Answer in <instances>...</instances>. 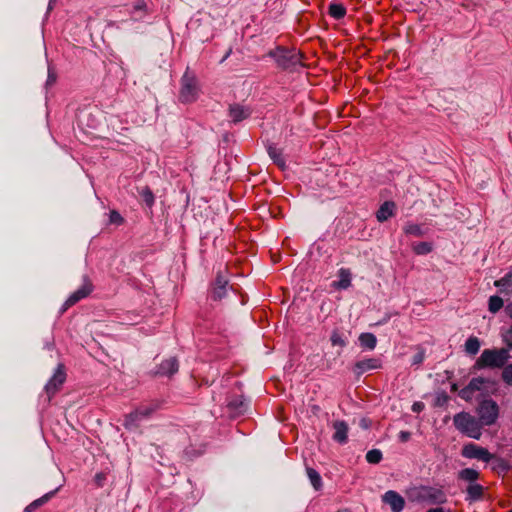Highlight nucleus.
<instances>
[{"label":"nucleus","mask_w":512,"mask_h":512,"mask_svg":"<svg viewBox=\"0 0 512 512\" xmlns=\"http://www.w3.org/2000/svg\"><path fill=\"white\" fill-rule=\"evenodd\" d=\"M66 380V373L64 365L59 364L55 373L48 381L45 386L46 393L48 394V399L50 400L52 396H54L61 386L64 384Z\"/></svg>","instance_id":"6e6552de"},{"label":"nucleus","mask_w":512,"mask_h":512,"mask_svg":"<svg viewBox=\"0 0 512 512\" xmlns=\"http://www.w3.org/2000/svg\"><path fill=\"white\" fill-rule=\"evenodd\" d=\"M335 430L333 439L340 444H344L348 440V426L344 421H335L333 423Z\"/></svg>","instance_id":"4468645a"},{"label":"nucleus","mask_w":512,"mask_h":512,"mask_svg":"<svg viewBox=\"0 0 512 512\" xmlns=\"http://www.w3.org/2000/svg\"><path fill=\"white\" fill-rule=\"evenodd\" d=\"M267 150L274 164H276L281 171L285 172L286 160L283 154V149L278 148L275 144H269Z\"/></svg>","instance_id":"9b49d317"},{"label":"nucleus","mask_w":512,"mask_h":512,"mask_svg":"<svg viewBox=\"0 0 512 512\" xmlns=\"http://www.w3.org/2000/svg\"><path fill=\"white\" fill-rule=\"evenodd\" d=\"M404 232L407 235H413V236H417V237H421L424 234V232L422 231L420 225L414 224V223H408L404 227Z\"/></svg>","instance_id":"473e14b6"},{"label":"nucleus","mask_w":512,"mask_h":512,"mask_svg":"<svg viewBox=\"0 0 512 512\" xmlns=\"http://www.w3.org/2000/svg\"><path fill=\"white\" fill-rule=\"evenodd\" d=\"M477 414L481 427L491 426L496 423L499 417V407L492 399L484 400L479 404Z\"/></svg>","instance_id":"39448f33"},{"label":"nucleus","mask_w":512,"mask_h":512,"mask_svg":"<svg viewBox=\"0 0 512 512\" xmlns=\"http://www.w3.org/2000/svg\"><path fill=\"white\" fill-rule=\"evenodd\" d=\"M453 423L456 429L462 434L473 438L480 439L482 435V427L478 419L468 412H460L454 415Z\"/></svg>","instance_id":"f03ea898"},{"label":"nucleus","mask_w":512,"mask_h":512,"mask_svg":"<svg viewBox=\"0 0 512 512\" xmlns=\"http://www.w3.org/2000/svg\"><path fill=\"white\" fill-rule=\"evenodd\" d=\"M503 341L507 345L509 349L512 350V325L510 328L503 334Z\"/></svg>","instance_id":"4c0bfd02"},{"label":"nucleus","mask_w":512,"mask_h":512,"mask_svg":"<svg viewBox=\"0 0 512 512\" xmlns=\"http://www.w3.org/2000/svg\"><path fill=\"white\" fill-rule=\"evenodd\" d=\"M424 403L422 402H414L413 405H412V411L413 412H416V413H420L421 411H423L424 409Z\"/></svg>","instance_id":"a19ab883"},{"label":"nucleus","mask_w":512,"mask_h":512,"mask_svg":"<svg viewBox=\"0 0 512 512\" xmlns=\"http://www.w3.org/2000/svg\"><path fill=\"white\" fill-rule=\"evenodd\" d=\"M504 302L501 297L493 295L488 300V309L491 313L495 314L502 309Z\"/></svg>","instance_id":"c85d7f7f"},{"label":"nucleus","mask_w":512,"mask_h":512,"mask_svg":"<svg viewBox=\"0 0 512 512\" xmlns=\"http://www.w3.org/2000/svg\"><path fill=\"white\" fill-rule=\"evenodd\" d=\"M109 221L112 224L121 225L124 223V218L116 210H112L109 213Z\"/></svg>","instance_id":"f704fd0d"},{"label":"nucleus","mask_w":512,"mask_h":512,"mask_svg":"<svg viewBox=\"0 0 512 512\" xmlns=\"http://www.w3.org/2000/svg\"><path fill=\"white\" fill-rule=\"evenodd\" d=\"M198 82L193 74L185 72L181 79L179 100L182 103H192L198 97Z\"/></svg>","instance_id":"20e7f679"},{"label":"nucleus","mask_w":512,"mask_h":512,"mask_svg":"<svg viewBox=\"0 0 512 512\" xmlns=\"http://www.w3.org/2000/svg\"><path fill=\"white\" fill-rule=\"evenodd\" d=\"M133 12L134 13H137V12H143L144 14H146L147 12V4L145 1L143 0H140L138 2H136L133 6Z\"/></svg>","instance_id":"e433bc0d"},{"label":"nucleus","mask_w":512,"mask_h":512,"mask_svg":"<svg viewBox=\"0 0 512 512\" xmlns=\"http://www.w3.org/2000/svg\"><path fill=\"white\" fill-rule=\"evenodd\" d=\"M162 402L158 400H154L146 405H141L136 408L137 413L140 415L141 419L150 417L153 413H155L158 409L161 408Z\"/></svg>","instance_id":"aec40b11"},{"label":"nucleus","mask_w":512,"mask_h":512,"mask_svg":"<svg viewBox=\"0 0 512 512\" xmlns=\"http://www.w3.org/2000/svg\"><path fill=\"white\" fill-rule=\"evenodd\" d=\"M94 481L97 487H102L105 481V475L103 473H97L94 477Z\"/></svg>","instance_id":"58836bf2"},{"label":"nucleus","mask_w":512,"mask_h":512,"mask_svg":"<svg viewBox=\"0 0 512 512\" xmlns=\"http://www.w3.org/2000/svg\"><path fill=\"white\" fill-rule=\"evenodd\" d=\"M492 460L494 461L492 466L494 471L505 474L510 470V464L504 458L495 456V458Z\"/></svg>","instance_id":"bb28decb"},{"label":"nucleus","mask_w":512,"mask_h":512,"mask_svg":"<svg viewBox=\"0 0 512 512\" xmlns=\"http://www.w3.org/2000/svg\"><path fill=\"white\" fill-rule=\"evenodd\" d=\"M145 201L149 206H151L154 203V196L151 191H147L145 195Z\"/></svg>","instance_id":"79ce46f5"},{"label":"nucleus","mask_w":512,"mask_h":512,"mask_svg":"<svg viewBox=\"0 0 512 512\" xmlns=\"http://www.w3.org/2000/svg\"><path fill=\"white\" fill-rule=\"evenodd\" d=\"M422 358H423V356H422V355H420V356H419V358H416V361H417V362H421V361H422Z\"/></svg>","instance_id":"09e8293b"},{"label":"nucleus","mask_w":512,"mask_h":512,"mask_svg":"<svg viewBox=\"0 0 512 512\" xmlns=\"http://www.w3.org/2000/svg\"><path fill=\"white\" fill-rule=\"evenodd\" d=\"M494 286L499 288L502 293H512V267L502 278L494 281Z\"/></svg>","instance_id":"a211bd4d"},{"label":"nucleus","mask_w":512,"mask_h":512,"mask_svg":"<svg viewBox=\"0 0 512 512\" xmlns=\"http://www.w3.org/2000/svg\"><path fill=\"white\" fill-rule=\"evenodd\" d=\"M382 367V362L378 358H367L357 361L354 365V369L357 374H363L370 370H377Z\"/></svg>","instance_id":"9d476101"},{"label":"nucleus","mask_w":512,"mask_h":512,"mask_svg":"<svg viewBox=\"0 0 512 512\" xmlns=\"http://www.w3.org/2000/svg\"><path fill=\"white\" fill-rule=\"evenodd\" d=\"M94 289V286L91 282V280L88 277H85L83 279L82 285L74 291L64 302L63 304V310H67L70 307L74 306L76 303H78L80 300L88 297Z\"/></svg>","instance_id":"0eeeda50"},{"label":"nucleus","mask_w":512,"mask_h":512,"mask_svg":"<svg viewBox=\"0 0 512 512\" xmlns=\"http://www.w3.org/2000/svg\"><path fill=\"white\" fill-rule=\"evenodd\" d=\"M416 501L427 504H444L447 496L440 487L420 486L417 490Z\"/></svg>","instance_id":"7ed1b4c3"},{"label":"nucleus","mask_w":512,"mask_h":512,"mask_svg":"<svg viewBox=\"0 0 512 512\" xmlns=\"http://www.w3.org/2000/svg\"><path fill=\"white\" fill-rule=\"evenodd\" d=\"M383 502L388 504L392 510V512H401L405 506L404 498L397 493L396 491L389 490L387 491L383 497Z\"/></svg>","instance_id":"1a4fd4ad"},{"label":"nucleus","mask_w":512,"mask_h":512,"mask_svg":"<svg viewBox=\"0 0 512 512\" xmlns=\"http://www.w3.org/2000/svg\"><path fill=\"white\" fill-rule=\"evenodd\" d=\"M328 13L332 18L340 20L346 15V8L341 3H331L328 8Z\"/></svg>","instance_id":"b1692460"},{"label":"nucleus","mask_w":512,"mask_h":512,"mask_svg":"<svg viewBox=\"0 0 512 512\" xmlns=\"http://www.w3.org/2000/svg\"><path fill=\"white\" fill-rule=\"evenodd\" d=\"M461 455L467 459H476L484 463H489L495 458V455L490 453L487 448L479 446L474 443L465 444L462 447Z\"/></svg>","instance_id":"423d86ee"},{"label":"nucleus","mask_w":512,"mask_h":512,"mask_svg":"<svg viewBox=\"0 0 512 512\" xmlns=\"http://www.w3.org/2000/svg\"><path fill=\"white\" fill-rule=\"evenodd\" d=\"M480 340L475 336H470L465 342V352L469 355H476L480 349Z\"/></svg>","instance_id":"a878e982"},{"label":"nucleus","mask_w":512,"mask_h":512,"mask_svg":"<svg viewBox=\"0 0 512 512\" xmlns=\"http://www.w3.org/2000/svg\"><path fill=\"white\" fill-rule=\"evenodd\" d=\"M486 488L482 486L481 484L474 483L469 484L466 488V500L470 502L479 501L484 497Z\"/></svg>","instance_id":"2eb2a0df"},{"label":"nucleus","mask_w":512,"mask_h":512,"mask_svg":"<svg viewBox=\"0 0 512 512\" xmlns=\"http://www.w3.org/2000/svg\"><path fill=\"white\" fill-rule=\"evenodd\" d=\"M142 420L140 415L137 413V410L135 409L134 411H132L131 413L125 415V419H124V426L127 428V429H130L134 426L137 425V423Z\"/></svg>","instance_id":"c756f323"},{"label":"nucleus","mask_w":512,"mask_h":512,"mask_svg":"<svg viewBox=\"0 0 512 512\" xmlns=\"http://www.w3.org/2000/svg\"><path fill=\"white\" fill-rule=\"evenodd\" d=\"M501 378L505 384L512 386V363L504 365Z\"/></svg>","instance_id":"72a5a7b5"},{"label":"nucleus","mask_w":512,"mask_h":512,"mask_svg":"<svg viewBox=\"0 0 512 512\" xmlns=\"http://www.w3.org/2000/svg\"><path fill=\"white\" fill-rule=\"evenodd\" d=\"M422 358H423V356H422V355H420V356H419V358H416V361H417V362H421V361H422Z\"/></svg>","instance_id":"de8ad7c7"},{"label":"nucleus","mask_w":512,"mask_h":512,"mask_svg":"<svg viewBox=\"0 0 512 512\" xmlns=\"http://www.w3.org/2000/svg\"><path fill=\"white\" fill-rule=\"evenodd\" d=\"M178 367L177 359L172 357L161 363L159 373L162 375H172L178 371Z\"/></svg>","instance_id":"4be33fe9"},{"label":"nucleus","mask_w":512,"mask_h":512,"mask_svg":"<svg viewBox=\"0 0 512 512\" xmlns=\"http://www.w3.org/2000/svg\"><path fill=\"white\" fill-rule=\"evenodd\" d=\"M359 341L362 347L367 348L369 350H373L377 344L376 336L368 332L361 333L359 336Z\"/></svg>","instance_id":"393cba45"},{"label":"nucleus","mask_w":512,"mask_h":512,"mask_svg":"<svg viewBox=\"0 0 512 512\" xmlns=\"http://www.w3.org/2000/svg\"><path fill=\"white\" fill-rule=\"evenodd\" d=\"M508 359V349H485L476 359L473 368L475 370H482L486 368L500 369L504 367Z\"/></svg>","instance_id":"f257e3e1"},{"label":"nucleus","mask_w":512,"mask_h":512,"mask_svg":"<svg viewBox=\"0 0 512 512\" xmlns=\"http://www.w3.org/2000/svg\"><path fill=\"white\" fill-rule=\"evenodd\" d=\"M412 250L416 255L429 254L433 250L430 242H418L412 245Z\"/></svg>","instance_id":"cd10ccee"},{"label":"nucleus","mask_w":512,"mask_h":512,"mask_svg":"<svg viewBox=\"0 0 512 512\" xmlns=\"http://www.w3.org/2000/svg\"><path fill=\"white\" fill-rule=\"evenodd\" d=\"M395 203L392 201H385L376 213V218L379 222H384L394 215Z\"/></svg>","instance_id":"f3484780"},{"label":"nucleus","mask_w":512,"mask_h":512,"mask_svg":"<svg viewBox=\"0 0 512 512\" xmlns=\"http://www.w3.org/2000/svg\"><path fill=\"white\" fill-rule=\"evenodd\" d=\"M508 512H512V509H511V510H509Z\"/></svg>","instance_id":"8fccbe9b"},{"label":"nucleus","mask_w":512,"mask_h":512,"mask_svg":"<svg viewBox=\"0 0 512 512\" xmlns=\"http://www.w3.org/2000/svg\"><path fill=\"white\" fill-rule=\"evenodd\" d=\"M331 343L333 346L343 347L345 345V341L343 340L338 331H333L331 335Z\"/></svg>","instance_id":"c9c22d12"},{"label":"nucleus","mask_w":512,"mask_h":512,"mask_svg":"<svg viewBox=\"0 0 512 512\" xmlns=\"http://www.w3.org/2000/svg\"><path fill=\"white\" fill-rule=\"evenodd\" d=\"M307 474H308V477H309L313 487L316 490H319L322 487V480H321L319 473L316 470H314L313 468H309L307 470Z\"/></svg>","instance_id":"7c9ffc66"},{"label":"nucleus","mask_w":512,"mask_h":512,"mask_svg":"<svg viewBox=\"0 0 512 512\" xmlns=\"http://www.w3.org/2000/svg\"><path fill=\"white\" fill-rule=\"evenodd\" d=\"M283 414H284V408H281V409H280V411H279V415H278V417H279V419H280L281 421H283V420H284V416H283Z\"/></svg>","instance_id":"a18cd8bd"},{"label":"nucleus","mask_w":512,"mask_h":512,"mask_svg":"<svg viewBox=\"0 0 512 512\" xmlns=\"http://www.w3.org/2000/svg\"><path fill=\"white\" fill-rule=\"evenodd\" d=\"M409 434L408 433H402V437L404 440H406L408 438Z\"/></svg>","instance_id":"49530a36"},{"label":"nucleus","mask_w":512,"mask_h":512,"mask_svg":"<svg viewBox=\"0 0 512 512\" xmlns=\"http://www.w3.org/2000/svg\"><path fill=\"white\" fill-rule=\"evenodd\" d=\"M251 112L248 108L239 104H233L229 107V116L234 123L240 122L250 116Z\"/></svg>","instance_id":"f8f14e48"},{"label":"nucleus","mask_w":512,"mask_h":512,"mask_svg":"<svg viewBox=\"0 0 512 512\" xmlns=\"http://www.w3.org/2000/svg\"><path fill=\"white\" fill-rule=\"evenodd\" d=\"M427 512H444V510H443V508L438 507V508H431Z\"/></svg>","instance_id":"c03bdc74"},{"label":"nucleus","mask_w":512,"mask_h":512,"mask_svg":"<svg viewBox=\"0 0 512 512\" xmlns=\"http://www.w3.org/2000/svg\"><path fill=\"white\" fill-rule=\"evenodd\" d=\"M339 280L333 283L336 289H347L351 285V272L349 269L341 268L338 271Z\"/></svg>","instance_id":"6ab92c4d"},{"label":"nucleus","mask_w":512,"mask_h":512,"mask_svg":"<svg viewBox=\"0 0 512 512\" xmlns=\"http://www.w3.org/2000/svg\"><path fill=\"white\" fill-rule=\"evenodd\" d=\"M227 280H225L220 274L217 275L213 289L211 291V297L214 300H221L226 295Z\"/></svg>","instance_id":"dca6fc26"},{"label":"nucleus","mask_w":512,"mask_h":512,"mask_svg":"<svg viewBox=\"0 0 512 512\" xmlns=\"http://www.w3.org/2000/svg\"><path fill=\"white\" fill-rule=\"evenodd\" d=\"M57 491H58V489H56L55 491H51L49 493H46L42 497L34 500L28 506H26L25 512H35L38 508H40L42 505L47 503L55 495V493Z\"/></svg>","instance_id":"5701e85b"},{"label":"nucleus","mask_w":512,"mask_h":512,"mask_svg":"<svg viewBox=\"0 0 512 512\" xmlns=\"http://www.w3.org/2000/svg\"><path fill=\"white\" fill-rule=\"evenodd\" d=\"M480 478V473L473 468H464L458 473V479L469 484H474Z\"/></svg>","instance_id":"412c9836"},{"label":"nucleus","mask_w":512,"mask_h":512,"mask_svg":"<svg viewBox=\"0 0 512 512\" xmlns=\"http://www.w3.org/2000/svg\"><path fill=\"white\" fill-rule=\"evenodd\" d=\"M366 460L370 464H378L382 460V453L378 449L369 450L366 453Z\"/></svg>","instance_id":"2f4dec72"},{"label":"nucleus","mask_w":512,"mask_h":512,"mask_svg":"<svg viewBox=\"0 0 512 512\" xmlns=\"http://www.w3.org/2000/svg\"><path fill=\"white\" fill-rule=\"evenodd\" d=\"M271 259H272V262L275 264V263H278L279 260H280V255L279 254H272L271 255Z\"/></svg>","instance_id":"37998d69"},{"label":"nucleus","mask_w":512,"mask_h":512,"mask_svg":"<svg viewBox=\"0 0 512 512\" xmlns=\"http://www.w3.org/2000/svg\"><path fill=\"white\" fill-rule=\"evenodd\" d=\"M269 56L275 59L277 67L286 70L288 67L287 50L284 47H277L269 52Z\"/></svg>","instance_id":"ddd939ff"},{"label":"nucleus","mask_w":512,"mask_h":512,"mask_svg":"<svg viewBox=\"0 0 512 512\" xmlns=\"http://www.w3.org/2000/svg\"><path fill=\"white\" fill-rule=\"evenodd\" d=\"M228 406L231 407V408H235L238 413H242L243 412L244 404H243L242 401L235 402V403L234 402H229Z\"/></svg>","instance_id":"ea45409f"}]
</instances>
